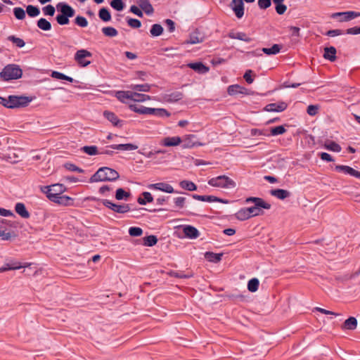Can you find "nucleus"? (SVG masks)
Instances as JSON below:
<instances>
[{"instance_id": "nucleus-9", "label": "nucleus", "mask_w": 360, "mask_h": 360, "mask_svg": "<svg viewBox=\"0 0 360 360\" xmlns=\"http://www.w3.org/2000/svg\"><path fill=\"white\" fill-rule=\"evenodd\" d=\"M148 187L150 189L158 190L167 193H179L178 191H175L170 184L164 182L152 184L148 185Z\"/></svg>"}, {"instance_id": "nucleus-64", "label": "nucleus", "mask_w": 360, "mask_h": 360, "mask_svg": "<svg viewBox=\"0 0 360 360\" xmlns=\"http://www.w3.org/2000/svg\"><path fill=\"white\" fill-rule=\"evenodd\" d=\"M75 22L81 27H86L88 25L87 20L84 17L80 15L76 17Z\"/></svg>"}, {"instance_id": "nucleus-27", "label": "nucleus", "mask_w": 360, "mask_h": 360, "mask_svg": "<svg viewBox=\"0 0 360 360\" xmlns=\"http://www.w3.org/2000/svg\"><path fill=\"white\" fill-rule=\"evenodd\" d=\"M336 49L334 46L326 47L324 49L323 58L331 62L336 60Z\"/></svg>"}, {"instance_id": "nucleus-23", "label": "nucleus", "mask_w": 360, "mask_h": 360, "mask_svg": "<svg viewBox=\"0 0 360 360\" xmlns=\"http://www.w3.org/2000/svg\"><path fill=\"white\" fill-rule=\"evenodd\" d=\"M115 97L122 103H127V100L132 101V91H118L115 93Z\"/></svg>"}, {"instance_id": "nucleus-35", "label": "nucleus", "mask_w": 360, "mask_h": 360, "mask_svg": "<svg viewBox=\"0 0 360 360\" xmlns=\"http://www.w3.org/2000/svg\"><path fill=\"white\" fill-rule=\"evenodd\" d=\"M129 88L134 91L148 92L150 90V85L148 84H131Z\"/></svg>"}, {"instance_id": "nucleus-17", "label": "nucleus", "mask_w": 360, "mask_h": 360, "mask_svg": "<svg viewBox=\"0 0 360 360\" xmlns=\"http://www.w3.org/2000/svg\"><path fill=\"white\" fill-rule=\"evenodd\" d=\"M228 37L231 39H238L248 43L252 41V38L248 36L246 33L243 32H235L234 30H231L228 33Z\"/></svg>"}, {"instance_id": "nucleus-14", "label": "nucleus", "mask_w": 360, "mask_h": 360, "mask_svg": "<svg viewBox=\"0 0 360 360\" xmlns=\"http://www.w3.org/2000/svg\"><path fill=\"white\" fill-rule=\"evenodd\" d=\"M58 11L60 12V15H63L69 17H73L75 15V10L68 4L60 2L56 5Z\"/></svg>"}, {"instance_id": "nucleus-2", "label": "nucleus", "mask_w": 360, "mask_h": 360, "mask_svg": "<svg viewBox=\"0 0 360 360\" xmlns=\"http://www.w3.org/2000/svg\"><path fill=\"white\" fill-rule=\"evenodd\" d=\"M22 70L19 65L9 64L0 72V77L4 81L18 79L22 77Z\"/></svg>"}, {"instance_id": "nucleus-57", "label": "nucleus", "mask_w": 360, "mask_h": 360, "mask_svg": "<svg viewBox=\"0 0 360 360\" xmlns=\"http://www.w3.org/2000/svg\"><path fill=\"white\" fill-rule=\"evenodd\" d=\"M110 6L117 11H121L124 8V4L122 0H112Z\"/></svg>"}, {"instance_id": "nucleus-13", "label": "nucleus", "mask_w": 360, "mask_h": 360, "mask_svg": "<svg viewBox=\"0 0 360 360\" xmlns=\"http://www.w3.org/2000/svg\"><path fill=\"white\" fill-rule=\"evenodd\" d=\"M335 170L339 172H342L346 174H349L352 176H354L357 179H360V172L355 170L352 167L347 165H336Z\"/></svg>"}, {"instance_id": "nucleus-50", "label": "nucleus", "mask_w": 360, "mask_h": 360, "mask_svg": "<svg viewBox=\"0 0 360 360\" xmlns=\"http://www.w3.org/2000/svg\"><path fill=\"white\" fill-rule=\"evenodd\" d=\"M130 193L126 192L123 188H119L115 193V198L118 200H127L130 196Z\"/></svg>"}, {"instance_id": "nucleus-15", "label": "nucleus", "mask_w": 360, "mask_h": 360, "mask_svg": "<svg viewBox=\"0 0 360 360\" xmlns=\"http://www.w3.org/2000/svg\"><path fill=\"white\" fill-rule=\"evenodd\" d=\"M231 6L236 16L241 18L244 15V4L243 0H232Z\"/></svg>"}, {"instance_id": "nucleus-19", "label": "nucleus", "mask_w": 360, "mask_h": 360, "mask_svg": "<svg viewBox=\"0 0 360 360\" xmlns=\"http://www.w3.org/2000/svg\"><path fill=\"white\" fill-rule=\"evenodd\" d=\"M188 67L199 74H205L210 70L209 67L204 65L202 62L188 63Z\"/></svg>"}, {"instance_id": "nucleus-60", "label": "nucleus", "mask_w": 360, "mask_h": 360, "mask_svg": "<svg viewBox=\"0 0 360 360\" xmlns=\"http://www.w3.org/2000/svg\"><path fill=\"white\" fill-rule=\"evenodd\" d=\"M127 22L129 26H130L132 28L136 29L139 28L141 26V22L138 19L127 18Z\"/></svg>"}, {"instance_id": "nucleus-22", "label": "nucleus", "mask_w": 360, "mask_h": 360, "mask_svg": "<svg viewBox=\"0 0 360 360\" xmlns=\"http://www.w3.org/2000/svg\"><path fill=\"white\" fill-rule=\"evenodd\" d=\"M270 194L279 200H284L291 195L290 191L281 188L272 189L270 191Z\"/></svg>"}, {"instance_id": "nucleus-33", "label": "nucleus", "mask_w": 360, "mask_h": 360, "mask_svg": "<svg viewBox=\"0 0 360 360\" xmlns=\"http://www.w3.org/2000/svg\"><path fill=\"white\" fill-rule=\"evenodd\" d=\"M179 186L181 188L188 191L197 190V186L193 181L188 180L181 181L179 182Z\"/></svg>"}, {"instance_id": "nucleus-52", "label": "nucleus", "mask_w": 360, "mask_h": 360, "mask_svg": "<svg viewBox=\"0 0 360 360\" xmlns=\"http://www.w3.org/2000/svg\"><path fill=\"white\" fill-rule=\"evenodd\" d=\"M286 131L284 126L280 125L275 127L271 128L269 136H278L283 134Z\"/></svg>"}, {"instance_id": "nucleus-53", "label": "nucleus", "mask_w": 360, "mask_h": 360, "mask_svg": "<svg viewBox=\"0 0 360 360\" xmlns=\"http://www.w3.org/2000/svg\"><path fill=\"white\" fill-rule=\"evenodd\" d=\"M51 76H52V77L58 79L66 80L70 82H73V79L72 77L67 76L65 74L60 72L53 71L51 74Z\"/></svg>"}, {"instance_id": "nucleus-10", "label": "nucleus", "mask_w": 360, "mask_h": 360, "mask_svg": "<svg viewBox=\"0 0 360 360\" xmlns=\"http://www.w3.org/2000/svg\"><path fill=\"white\" fill-rule=\"evenodd\" d=\"M288 107V104L284 101H279L277 103H271L267 104L264 110L267 112H280L284 111Z\"/></svg>"}, {"instance_id": "nucleus-42", "label": "nucleus", "mask_w": 360, "mask_h": 360, "mask_svg": "<svg viewBox=\"0 0 360 360\" xmlns=\"http://www.w3.org/2000/svg\"><path fill=\"white\" fill-rule=\"evenodd\" d=\"M195 138V135L188 134L186 135L182 139V147L184 148H190L194 146V143L192 142V139Z\"/></svg>"}, {"instance_id": "nucleus-30", "label": "nucleus", "mask_w": 360, "mask_h": 360, "mask_svg": "<svg viewBox=\"0 0 360 360\" xmlns=\"http://www.w3.org/2000/svg\"><path fill=\"white\" fill-rule=\"evenodd\" d=\"M360 13L356 11H346L343 12L342 18L339 20L340 22H347L355 18L359 17Z\"/></svg>"}, {"instance_id": "nucleus-63", "label": "nucleus", "mask_w": 360, "mask_h": 360, "mask_svg": "<svg viewBox=\"0 0 360 360\" xmlns=\"http://www.w3.org/2000/svg\"><path fill=\"white\" fill-rule=\"evenodd\" d=\"M43 13L46 15L53 16L56 9L53 6L49 4L42 8Z\"/></svg>"}, {"instance_id": "nucleus-12", "label": "nucleus", "mask_w": 360, "mask_h": 360, "mask_svg": "<svg viewBox=\"0 0 360 360\" xmlns=\"http://www.w3.org/2000/svg\"><path fill=\"white\" fill-rule=\"evenodd\" d=\"M271 207V204L265 202V205L263 206H256V205H255L254 206L248 207V212H249L251 218L263 214L264 212L262 209L269 210Z\"/></svg>"}, {"instance_id": "nucleus-38", "label": "nucleus", "mask_w": 360, "mask_h": 360, "mask_svg": "<svg viewBox=\"0 0 360 360\" xmlns=\"http://www.w3.org/2000/svg\"><path fill=\"white\" fill-rule=\"evenodd\" d=\"M98 17L103 22H108L111 20V14L107 8H101L98 11Z\"/></svg>"}, {"instance_id": "nucleus-29", "label": "nucleus", "mask_w": 360, "mask_h": 360, "mask_svg": "<svg viewBox=\"0 0 360 360\" xmlns=\"http://www.w3.org/2000/svg\"><path fill=\"white\" fill-rule=\"evenodd\" d=\"M168 275H169L171 277L178 278H190L194 276L192 271H188L186 274H184V272L181 271H170L168 272Z\"/></svg>"}, {"instance_id": "nucleus-48", "label": "nucleus", "mask_w": 360, "mask_h": 360, "mask_svg": "<svg viewBox=\"0 0 360 360\" xmlns=\"http://www.w3.org/2000/svg\"><path fill=\"white\" fill-rule=\"evenodd\" d=\"M158 243V238L154 235H150L143 238V245L148 247H152L156 245Z\"/></svg>"}, {"instance_id": "nucleus-11", "label": "nucleus", "mask_w": 360, "mask_h": 360, "mask_svg": "<svg viewBox=\"0 0 360 360\" xmlns=\"http://www.w3.org/2000/svg\"><path fill=\"white\" fill-rule=\"evenodd\" d=\"M184 97V94L181 91H175L170 93L165 94L162 96V100L166 103H175L181 100Z\"/></svg>"}, {"instance_id": "nucleus-54", "label": "nucleus", "mask_w": 360, "mask_h": 360, "mask_svg": "<svg viewBox=\"0 0 360 360\" xmlns=\"http://www.w3.org/2000/svg\"><path fill=\"white\" fill-rule=\"evenodd\" d=\"M129 109L136 113L141 114V115H146L147 111V107L141 105L137 106L135 104H131L129 106Z\"/></svg>"}, {"instance_id": "nucleus-3", "label": "nucleus", "mask_w": 360, "mask_h": 360, "mask_svg": "<svg viewBox=\"0 0 360 360\" xmlns=\"http://www.w3.org/2000/svg\"><path fill=\"white\" fill-rule=\"evenodd\" d=\"M208 184L222 188H234L236 186V183L226 175H220L209 179Z\"/></svg>"}, {"instance_id": "nucleus-46", "label": "nucleus", "mask_w": 360, "mask_h": 360, "mask_svg": "<svg viewBox=\"0 0 360 360\" xmlns=\"http://www.w3.org/2000/svg\"><path fill=\"white\" fill-rule=\"evenodd\" d=\"M7 40L13 42L18 48H22L25 43L21 38L17 37L15 35H10L7 37Z\"/></svg>"}, {"instance_id": "nucleus-26", "label": "nucleus", "mask_w": 360, "mask_h": 360, "mask_svg": "<svg viewBox=\"0 0 360 360\" xmlns=\"http://www.w3.org/2000/svg\"><path fill=\"white\" fill-rule=\"evenodd\" d=\"M112 149L120 150H134L138 148L136 145L133 143H124V144H112L108 146Z\"/></svg>"}, {"instance_id": "nucleus-41", "label": "nucleus", "mask_w": 360, "mask_h": 360, "mask_svg": "<svg viewBox=\"0 0 360 360\" xmlns=\"http://www.w3.org/2000/svg\"><path fill=\"white\" fill-rule=\"evenodd\" d=\"M236 217L240 221H245L250 218V215L248 212V208H241L236 213Z\"/></svg>"}, {"instance_id": "nucleus-1", "label": "nucleus", "mask_w": 360, "mask_h": 360, "mask_svg": "<svg viewBox=\"0 0 360 360\" xmlns=\"http://www.w3.org/2000/svg\"><path fill=\"white\" fill-rule=\"evenodd\" d=\"M120 178L119 173L114 169L103 167L99 168L90 178V182L114 181Z\"/></svg>"}, {"instance_id": "nucleus-36", "label": "nucleus", "mask_w": 360, "mask_h": 360, "mask_svg": "<svg viewBox=\"0 0 360 360\" xmlns=\"http://www.w3.org/2000/svg\"><path fill=\"white\" fill-rule=\"evenodd\" d=\"M80 150L89 155H96L99 154V150L96 146H84L82 147Z\"/></svg>"}, {"instance_id": "nucleus-40", "label": "nucleus", "mask_w": 360, "mask_h": 360, "mask_svg": "<svg viewBox=\"0 0 360 360\" xmlns=\"http://www.w3.org/2000/svg\"><path fill=\"white\" fill-rule=\"evenodd\" d=\"M142 195L143 196V198L139 197L138 199H137V202L141 205H146L147 202H152L153 201V198L151 195L150 193L149 192H143L142 193Z\"/></svg>"}, {"instance_id": "nucleus-59", "label": "nucleus", "mask_w": 360, "mask_h": 360, "mask_svg": "<svg viewBox=\"0 0 360 360\" xmlns=\"http://www.w3.org/2000/svg\"><path fill=\"white\" fill-rule=\"evenodd\" d=\"M13 14L18 20H23L25 18V11L20 7L14 8Z\"/></svg>"}, {"instance_id": "nucleus-24", "label": "nucleus", "mask_w": 360, "mask_h": 360, "mask_svg": "<svg viewBox=\"0 0 360 360\" xmlns=\"http://www.w3.org/2000/svg\"><path fill=\"white\" fill-rule=\"evenodd\" d=\"M15 211L23 219H28L30 217V212L27 211L25 204L22 202H18L15 204Z\"/></svg>"}, {"instance_id": "nucleus-6", "label": "nucleus", "mask_w": 360, "mask_h": 360, "mask_svg": "<svg viewBox=\"0 0 360 360\" xmlns=\"http://www.w3.org/2000/svg\"><path fill=\"white\" fill-rule=\"evenodd\" d=\"M66 191V187L62 184H56L41 188V191L46 194V197L52 200L53 195L58 196Z\"/></svg>"}, {"instance_id": "nucleus-44", "label": "nucleus", "mask_w": 360, "mask_h": 360, "mask_svg": "<svg viewBox=\"0 0 360 360\" xmlns=\"http://www.w3.org/2000/svg\"><path fill=\"white\" fill-rule=\"evenodd\" d=\"M259 285V281L257 278H253L250 279L248 283V289L251 292H256Z\"/></svg>"}, {"instance_id": "nucleus-21", "label": "nucleus", "mask_w": 360, "mask_h": 360, "mask_svg": "<svg viewBox=\"0 0 360 360\" xmlns=\"http://www.w3.org/2000/svg\"><path fill=\"white\" fill-rule=\"evenodd\" d=\"M103 115L114 126L120 127L122 126V121L114 112L106 110L103 112Z\"/></svg>"}, {"instance_id": "nucleus-56", "label": "nucleus", "mask_w": 360, "mask_h": 360, "mask_svg": "<svg viewBox=\"0 0 360 360\" xmlns=\"http://www.w3.org/2000/svg\"><path fill=\"white\" fill-rule=\"evenodd\" d=\"M246 202H254L256 206L265 205V202L262 198L257 197H249L245 200Z\"/></svg>"}, {"instance_id": "nucleus-61", "label": "nucleus", "mask_w": 360, "mask_h": 360, "mask_svg": "<svg viewBox=\"0 0 360 360\" xmlns=\"http://www.w3.org/2000/svg\"><path fill=\"white\" fill-rule=\"evenodd\" d=\"M325 147L326 149L333 152H340L341 150V146L335 141H330Z\"/></svg>"}, {"instance_id": "nucleus-18", "label": "nucleus", "mask_w": 360, "mask_h": 360, "mask_svg": "<svg viewBox=\"0 0 360 360\" xmlns=\"http://www.w3.org/2000/svg\"><path fill=\"white\" fill-rule=\"evenodd\" d=\"M182 143V139L179 136H167L162 140L161 145L166 147L176 146Z\"/></svg>"}, {"instance_id": "nucleus-37", "label": "nucleus", "mask_w": 360, "mask_h": 360, "mask_svg": "<svg viewBox=\"0 0 360 360\" xmlns=\"http://www.w3.org/2000/svg\"><path fill=\"white\" fill-rule=\"evenodd\" d=\"M150 96L146 94L132 91V101L135 102H144L150 100Z\"/></svg>"}, {"instance_id": "nucleus-25", "label": "nucleus", "mask_w": 360, "mask_h": 360, "mask_svg": "<svg viewBox=\"0 0 360 360\" xmlns=\"http://www.w3.org/2000/svg\"><path fill=\"white\" fill-rule=\"evenodd\" d=\"M248 89L238 84L230 85L227 89V92L230 96H234L238 94H246Z\"/></svg>"}, {"instance_id": "nucleus-32", "label": "nucleus", "mask_w": 360, "mask_h": 360, "mask_svg": "<svg viewBox=\"0 0 360 360\" xmlns=\"http://www.w3.org/2000/svg\"><path fill=\"white\" fill-rule=\"evenodd\" d=\"M223 253H214L212 252H207L205 253V258L214 263H217L221 260Z\"/></svg>"}, {"instance_id": "nucleus-39", "label": "nucleus", "mask_w": 360, "mask_h": 360, "mask_svg": "<svg viewBox=\"0 0 360 360\" xmlns=\"http://www.w3.org/2000/svg\"><path fill=\"white\" fill-rule=\"evenodd\" d=\"M37 27L43 31H49L51 29V24L45 18H40L37 21Z\"/></svg>"}, {"instance_id": "nucleus-5", "label": "nucleus", "mask_w": 360, "mask_h": 360, "mask_svg": "<svg viewBox=\"0 0 360 360\" xmlns=\"http://www.w3.org/2000/svg\"><path fill=\"white\" fill-rule=\"evenodd\" d=\"M17 235L11 229L9 221L6 219H0V237L3 240H12Z\"/></svg>"}, {"instance_id": "nucleus-62", "label": "nucleus", "mask_w": 360, "mask_h": 360, "mask_svg": "<svg viewBox=\"0 0 360 360\" xmlns=\"http://www.w3.org/2000/svg\"><path fill=\"white\" fill-rule=\"evenodd\" d=\"M70 18V17H69V16H66V15H63L59 14L56 16V20L60 25H68L70 22V20H69Z\"/></svg>"}, {"instance_id": "nucleus-8", "label": "nucleus", "mask_w": 360, "mask_h": 360, "mask_svg": "<svg viewBox=\"0 0 360 360\" xmlns=\"http://www.w3.org/2000/svg\"><path fill=\"white\" fill-rule=\"evenodd\" d=\"M91 56L92 53L90 51L86 49H80L75 54V60L80 67L84 68L91 63V61L86 60V58H91Z\"/></svg>"}, {"instance_id": "nucleus-55", "label": "nucleus", "mask_w": 360, "mask_h": 360, "mask_svg": "<svg viewBox=\"0 0 360 360\" xmlns=\"http://www.w3.org/2000/svg\"><path fill=\"white\" fill-rule=\"evenodd\" d=\"M63 166L67 170L70 172H76L79 173H84V172L83 169L77 167V165L71 162H66L64 164Z\"/></svg>"}, {"instance_id": "nucleus-45", "label": "nucleus", "mask_w": 360, "mask_h": 360, "mask_svg": "<svg viewBox=\"0 0 360 360\" xmlns=\"http://www.w3.org/2000/svg\"><path fill=\"white\" fill-rule=\"evenodd\" d=\"M202 41V37L199 36L198 32H193L190 34L189 39L186 40L187 44H195Z\"/></svg>"}, {"instance_id": "nucleus-43", "label": "nucleus", "mask_w": 360, "mask_h": 360, "mask_svg": "<svg viewBox=\"0 0 360 360\" xmlns=\"http://www.w3.org/2000/svg\"><path fill=\"white\" fill-rule=\"evenodd\" d=\"M26 12L30 17L34 18L39 15L40 9L37 6L28 5L26 7Z\"/></svg>"}, {"instance_id": "nucleus-7", "label": "nucleus", "mask_w": 360, "mask_h": 360, "mask_svg": "<svg viewBox=\"0 0 360 360\" xmlns=\"http://www.w3.org/2000/svg\"><path fill=\"white\" fill-rule=\"evenodd\" d=\"M101 202L105 207L116 213L124 214L131 210L129 204H116L107 199L101 200Z\"/></svg>"}, {"instance_id": "nucleus-34", "label": "nucleus", "mask_w": 360, "mask_h": 360, "mask_svg": "<svg viewBox=\"0 0 360 360\" xmlns=\"http://www.w3.org/2000/svg\"><path fill=\"white\" fill-rule=\"evenodd\" d=\"M275 4V9L278 15H283L287 10V6L283 4L284 0H272Z\"/></svg>"}, {"instance_id": "nucleus-47", "label": "nucleus", "mask_w": 360, "mask_h": 360, "mask_svg": "<svg viewBox=\"0 0 360 360\" xmlns=\"http://www.w3.org/2000/svg\"><path fill=\"white\" fill-rule=\"evenodd\" d=\"M103 34L109 37H114L117 35V30L112 27H104L102 28Z\"/></svg>"}, {"instance_id": "nucleus-49", "label": "nucleus", "mask_w": 360, "mask_h": 360, "mask_svg": "<svg viewBox=\"0 0 360 360\" xmlns=\"http://www.w3.org/2000/svg\"><path fill=\"white\" fill-rule=\"evenodd\" d=\"M150 32L153 37L160 36L163 32V27L160 24H154L152 25Z\"/></svg>"}, {"instance_id": "nucleus-58", "label": "nucleus", "mask_w": 360, "mask_h": 360, "mask_svg": "<svg viewBox=\"0 0 360 360\" xmlns=\"http://www.w3.org/2000/svg\"><path fill=\"white\" fill-rule=\"evenodd\" d=\"M129 234L133 237L141 236L143 234V230L140 227L132 226L129 229Z\"/></svg>"}, {"instance_id": "nucleus-4", "label": "nucleus", "mask_w": 360, "mask_h": 360, "mask_svg": "<svg viewBox=\"0 0 360 360\" xmlns=\"http://www.w3.org/2000/svg\"><path fill=\"white\" fill-rule=\"evenodd\" d=\"M32 101V97L25 96L10 95L8 97V108L13 109L26 107Z\"/></svg>"}, {"instance_id": "nucleus-16", "label": "nucleus", "mask_w": 360, "mask_h": 360, "mask_svg": "<svg viewBox=\"0 0 360 360\" xmlns=\"http://www.w3.org/2000/svg\"><path fill=\"white\" fill-rule=\"evenodd\" d=\"M51 201L64 206H70L74 203V199L72 198L68 195H62V194L58 196L53 195Z\"/></svg>"}, {"instance_id": "nucleus-51", "label": "nucleus", "mask_w": 360, "mask_h": 360, "mask_svg": "<svg viewBox=\"0 0 360 360\" xmlns=\"http://www.w3.org/2000/svg\"><path fill=\"white\" fill-rule=\"evenodd\" d=\"M191 196L193 199L200 200V201L208 202H213L214 201V195H200L198 194H193Z\"/></svg>"}, {"instance_id": "nucleus-28", "label": "nucleus", "mask_w": 360, "mask_h": 360, "mask_svg": "<svg viewBox=\"0 0 360 360\" xmlns=\"http://www.w3.org/2000/svg\"><path fill=\"white\" fill-rule=\"evenodd\" d=\"M357 326V320L355 317L350 316L346 319L342 325V328L353 330Z\"/></svg>"}, {"instance_id": "nucleus-20", "label": "nucleus", "mask_w": 360, "mask_h": 360, "mask_svg": "<svg viewBox=\"0 0 360 360\" xmlns=\"http://www.w3.org/2000/svg\"><path fill=\"white\" fill-rule=\"evenodd\" d=\"M183 231L185 236L191 239L197 238L200 236L198 230L195 227L191 225L185 226Z\"/></svg>"}, {"instance_id": "nucleus-31", "label": "nucleus", "mask_w": 360, "mask_h": 360, "mask_svg": "<svg viewBox=\"0 0 360 360\" xmlns=\"http://www.w3.org/2000/svg\"><path fill=\"white\" fill-rule=\"evenodd\" d=\"M282 46L280 44H274L271 48H262L261 51L266 55H275L280 52Z\"/></svg>"}]
</instances>
